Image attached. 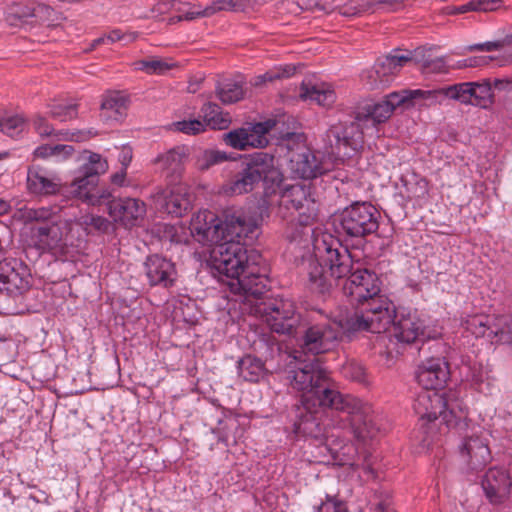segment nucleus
Wrapping results in <instances>:
<instances>
[{"instance_id":"obj_1","label":"nucleus","mask_w":512,"mask_h":512,"mask_svg":"<svg viewBox=\"0 0 512 512\" xmlns=\"http://www.w3.org/2000/svg\"><path fill=\"white\" fill-rule=\"evenodd\" d=\"M321 319L309 325H300L295 337L299 351H295V365L289 366L287 380L292 389L301 392L300 399L293 407V430L298 436L319 439L328 438L322 417L327 409L335 411L337 418L333 425L352 434L359 443L374 439L379 433L372 406L368 402L349 394H341L331 382L329 372L317 358L302 360L301 354L327 353L339 343L337 325L321 310Z\"/></svg>"},{"instance_id":"obj_2","label":"nucleus","mask_w":512,"mask_h":512,"mask_svg":"<svg viewBox=\"0 0 512 512\" xmlns=\"http://www.w3.org/2000/svg\"><path fill=\"white\" fill-rule=\"evenodd\" d=\"M450 378V367L445 357L432 356L422 360L416 370L415 379L423 387L414 400L413 409L419 416L421 444L430 447L435 439L436 421L447 428L456 429L461 435L468 430L467 410L462 406L455 393L439 392Z\"/></svg>"},{"instance_id":"obj_3","label":"nucleus","mask_w":512,"mask_h":512,"mask_svg":"<svg viewBox=\"0 0 512 512\" xmlns=\"http://www.w3.org/2000/svg\"><path fill=\"white\" fill-rule=\"evenodd\" d=\"M253 233L240 236L227 235L210 253V266L225 283L230 292L243 297V301L258 298L267 290V277L260 273L261 255L256 250H248L242 239L252 240Z\"/></svg>"},{"instance_id":"obj_4","label":"nucleus","mask_w":512,"mask_h":512,"mask_svg":"<svg viewBox=\"0 0 512 512\" xmlns=\"http://www.w3.org/2000/svg\"><path fill=\"white\" fill-rule=\"evenodd\" d=\"M313 249L314 260L308 270L309 287L316 293L325 294L353 271L354 259L339 239L327 232L313 236Z\"/></svg>"},{"instance_id":"obj_5","label":"nucleus","mask_w":512,"mask_h":512,"mask_svg":"<svg viewBox=\"0 0 512 512\" xmlns=\"http://www.w3.org/2000/svg\"><path fill=\"white\" fill-rule=\"evenodd\" d=\"M317 212L318 208L309 186L294 184L283 189L280 213L287 220L285 233L290 242L308 243L312 239Z\"/></svg>"},{"instance_id":"obj_6","label":"nucleus","mask_w":512,"mask_h":512,"mask_svg":"<svg viewBox=\"0 0 512 512\" xmlns=\"http://www.w3.org/2000/svg\"><path fill=\"white\" fill-rule=\"evenodd\" d=\"M256 222H246L242 215H226L222 221L214 212L199 211L191 219L190 231L192 236L203 245H217L227 235L240 236L253 233L257 229Z\"/></svg>"},{"instance_id":"obj_7","label":"nucleus","mask_w":512,"mask_h":512,"mask_svg":"<svg viewBox=\"0 0 512 512\" xmlns=\"http://www.w3.org/2000/svg\"><path fill=\"white\" fill-rule=\"evenodd\" d=\"M393 310L390 324L392 330L388 335L378 337L379 345L385 348V351L380 352H384L388 358L401 355L406 345L423 342L430 338L425 321L421 319L416 310L412 311L407 308L397 310L395 305Z\"/></svg>"},{"instance_id":"obj_8","label":"nucleus","mask_w":512,"mask_h":512,"mask_svg":"<svg viewBox=\"0 0 512 512\" xmlns=\"http://www.w3.org/2000/svg\"><path fill=\"white\" fill-rule=\"evenodd\" d=\"M371 302L370 306L366 305H353L355 308L341 315L337 319H332L334 324L337 325L340 337L346 335L351 337L358 332H372L381 334L386 332L390 327L394 310H389L390 304L378 301Z\"/></svg>"},{"instance_id":"obj_9","label":"nucleus","mask_w":512,"mask_h":512,"mask_svg":"<svg viewBox=\"0 0 512 512\" xmlns=\"http://www.w3.org/2000/svg\"><path fill=\"white\" fill-rule=\"evenodd\" d=\"M435 101V93L422 92V89H403L385 96L382 101L369 103L355 112V119L360 121L366 130H374L378 124L386 122L397 107L423 105L421 97Z\"/></svg>"},{"instance_id":"obj_10","label":"nucleus","mask_w":512,"mask_h":512,"mask_svg":"<svg viewBox=\"0 0 512 512\" xmlns=\"http://www.w3.org/2000/svg\"><path fill=\"white\" fill-rule=\"evenodd\" d=\"M107 169V161L100 154L90 152L87 161L80 168L81 175L72 181L67 193L89 206L102 205L111 196L108 189L98 187L99 175Z\"/></svg>"},{"instance_id":"obj_11","label":"nucleus","mask_w":512,"mask_h":512,"mask_svg":"<svg viewBox=\"0 0 512 512\" xmlns=\"http://www.w3.org/2000/svg\"><path fill=\"white\" fill-rule=\"evenodd\" d=\"M261 297L262 295L258 298L251 297L247 302L255 307V311L261 314L273 332L297 337L302 322L294 302L284 298L259 302Z\"/></svg>"},{"instance_id":"obj_12","label":"nucleus","mask_w":512,"mask_h":512,"mask_svg":"<svg viewBox=\"0 0 512 512\" xmlns=\"http://www.w3.org/2000/svg\"><path fill=\"white\" fill-rule=\"evenodd\" d=\"M366 128L355 118L350 122H338L326 132L327 153L337 160L352 158L363 147Z\"/></svg>"},{"instance_id":"obj_13","label":"nucleus","mask_w":512,"mask_h":512,"mask_svg":"<svg viewBox=\"0 0 512 512\" xmlns=\"http://www.w3.org/2000/svg\"><path fill=\"white\" fill-rule=\"evenodd\" d=\"M343 293L352 305L370 306L373 301L380 304L379 300H386L390 304L389 310L394 309V303L386 295L381 294V281L378 275L367 268L353 269L344 282Z\"/></svg>"},{"instance_id":"obj_14","label":"nucleus","mask_w":512,"mask_h":512,"mask_svg":"<svg viewBox=\"0 0 512 512\" xmlns=\"http://www.w3.org/2000/svg\"><path fill=\"white\" fill-rule=\"evenodd\" d=\"M380 214L369 202H354L339 214V227L350 237L363 238L379 228Z\"/></svg>"},{"instance_id":"obj_15","label":"nucleus","mask_w":512,"mask_h":512,"mask_svg":"<svg viewBox=\"0 0 512 512\" xmlns=\"http://www.w3.org/2000/svg\"><path fill=\"white\" fill-rule=\"evenodd\" d=\"M275 161L271 153L255 152L242 158L238 170L255 186L262 181L269 188L278 187L283 181V174Z\"/></svg>"},{"instance_id":"obj_16","label":"nucleus","mask_w":512,"mask_h":512,"mask_svg":"<svg viewBox=\"0 0 512 512\" xmlns=\"http://www.w3.org/2000/svg\"><path fill=\"white\" fill-rule=\"evenodd\" d=\"M31 273L29 267L19 259L4 258L0 261V302L16 300L29 290Z\"/></svg>"},{"instance_id":"obj_17","label":"nucleus","mask_w":512,"mask_h":512,"mask_svg":"<svg viewBox=\"0 0 512 512\" xmlns=\"http://www.w3.org/2000/svg\"><path fill=\"white\" fill-rule=\"evenodd\" d=\"M412 61L409 51L394 49L390 54L379 58L374 66L361 74V79L369 89L386 87L402 67Z\"/></svg>"},{"instance_id":"obj_18","label":"nucleus","mask_w":512,"mask_h":512,"mask_svg":"<svg viewBox=\"0 0 512 512\" xmlns=\"http://www.w3.org/2000/svg\"><path fill=\"white\" fill-rule=\"evenodd\" d=\"M151 198L159 212L172 217H182L191 209L190 195L181 185L157 188Z\"/></svg>"},{"instance_id":"obj_19","label":"nucleus","mask_w":512,"mask_h":512,"mask_svg":"<svg viewBox=\"0 0 512 512\" xmlns=\"http://www.w3.org/2000/svg\"><path fill=\"white\" fill-rule=\"evenodd\" d=\"M112 195L102 205L107 206L109 216L125 227H133L139 219H143L146 214V205L143 201L136 198H111Z\"/></svg>"},{"instance_id":"obj_20","label":"nucleus","mask_w":512,"mask_h":512,"mask_svg":"<svg viewBox=\"0 0 512 512\" xmlns=\"http://www.w3.org/2000/svg\"><path fill=\"white\" fill-rule=\"evenodd\" d=\"M459 453L467 469L471 472L482 470L491 460L487 442L474 432L471 435L463 436Z\"/></svg>"},{"instance_id":"obj_21","label":"nucleus","mask_w":512,"mask_h":512,"mask_svg":"<svg viewBox=\"0 0 512 512\" xmlns=\"http://www.w3.org/2000/svg\"><path fill=\"white\" fill-rule=\"evenodd\" d=\"M145 275L151 286L170 288L177 279L175 264L168 258L159 254H153L144 262Z\"/></svg>"},{"instance_id":"obj_22","label":"nucleus","mask_w":512,"mask_h":512,"mask_svg":"<svg viewBox=\"0 0 512 512\" xmlns=\"http://www.w3.org/2000/svg\"><path fill=\"white\" fill-rule=\"evenodd\" d=\"M481 485L488 500L500 504L508 498L512 482L506 469L492 467L485 473Z\"/></svg>"},{"instance_id":"obj_23","label":"nucleus","mask_w":512,"mask_h":512,"mask_svg":"<svg viewBox=\"0 0 512 512\" xmlns=\"http://www.w3.org/2000/svg\"><path fill=\"white\" fill-rule=\"evenodd\" d=\"M63 234L58 220L48 224L34 225L30 229V240L40 253L50 252L61 246Z\"/></svg>"},{"instance_id":"obj_24","label":"nucleus","mask_w":512,"mask_h":512,"mask_svg":"<svg viewBox=\"0 0 512 512\" xmlns=\"http://www.w3.org/2000/svg\"><path fill=\"white\" fill-rule=\"evenodd\" d=\"M60 179L39 165H32L27 171V188L34 195H52L59 191Z\"/></svg>"},{"instance_id":"obj_25","label":"nucleus","mask_w":512,"mask_h":512,"mask_svg":"<svg viewBox=\"0 0 512 512\" xmlns=\"http://www.w3.org/2000/svg\"><path fill=\"white\" fill-rule=\"evenodd\" d=\"M289 167L295 177L306 180L317 178L327 171L322 162L308 149L293 155Z\"/></svg>"},{"instance_id":"obj_26","label":"nucleus","mask_w":512,"mask_h":512,"mask_svg":"<svg viewBox=\"0 0 512 512\" xmlns=\"http://www.w3.org/2000/svg\"><path fill=\"white\" fill-rule=\"evenodd\" d=\"M422 92H433L435 93V101L425 97H421L422 104L424 106H430L437 104L441 99L447 97L450 99L458 100L464 104H472V82H464L449 86L447 88L435 89V90H422Z\"/></svg>"},{"instance_id":"obj_27","label":"nucleus","mask_w":512,"mask_h":512,"mask_svg":"<svg viewBox=\"0 0 512 512\" xmlns=\"http://www.w3.org/2000/svg\"><path fill=\"white\" fill-rule=\"evenodd\" d=\"M237 373L246 382L258 383L266 374L265 363L259 357L246 354L237 361Z\"/></svg>"},{"instance_id":"obj_28","label":"nucleus","mask_w":512,"mask_h":512,"mask_svg":"<svg viewBox=\"0 0 512 512\" xmlns=\"http://www.w3.org/2000/svg\"><path fill=\"white\" fill-rule=\"evenodd\" d=\"M300 97L323 107H330L336 100L335 91L329 85L324 83L312 84L310 81L302 82Z\"/></svg>"},{"instance_id":"obj_29","label":"nucleus","mask_w":512,"mask_h":512,"mask_svg":"<svg viewBox=\"0 0 512 512\" xmlns=\"http://www.w3.org/2000/svg\"><path fill=\"white\" fill-rule=\"evenodd\" d=\"M127 99L119 92H111L103 97L101 118L105 121L119 122L126 114Z\"/></svg>"},{"instance_id":"obj_30","label":"nucleus","mask_w":512,"mask_h":512,"mask_svg":"<svg viewBox=\"0 0 512 512\" xmlns=\"http://www.w3.org/2000/svg\"><path fill=\"white\" fill-rule=\"evenodd\" d=\"M110 226L111 224L108 219L94 214H85L70 222L71 230L74 227H79L86 235L104 234L109 230Z\"/></svg>"},{"instance_id":"obj_31","label":"nucleus","mask_w":512,"mask_h":512,"mask_svg":"<svg viewBox=\"0 0 512 512\" xmlns=\"http://www.w3.org/2000/svg\"><path fill=\"white\" fill-rule=\"evenodd\" d=\"M490 342L496 344H512V313L493 317L490 330Z\"/></svg>"},{"instance_id":"obj_32","label":"nucleus","mask_w":512,"mask_h":512,"mask_svg":"<svg viewBox=\"0 0 512 512\" xmlns=\"http://www.w3.org/2000/svg\"><path fill=\"white\" fill-rule=\"evenodd\" d=\"M470 385L473 389L484 395H490L495 388V379L488 368L482 365H473L470 367L469 374Z\"/></svg>"},{"instance_id":"obj_33","label":"nucleus","mask_w":512,"mask_h":512,"mask_svg":"<svg viewBox=\"0 0 512 512\" xmlns=\"http://www.w3.org/2000/svg\"><path fill=\"white\" fill-rule=\"evenodd\" d=\"M203 114V122L205 127L209 126L211 129L223 130L228 128L231 119L228 113H224L222 108L212 102H208L201 108Z\"/></svg>"},{"instance_id":"obj_34","label":"nucleus","mask_w":512,"mask_h":512,"mask_svg":"<svg viewBox=\"0 0 512 512\" xmlns=\"http://www.w3.org/2000/svg\"><path fill=\"white\" fill-rule=\"evenodd\" d=\"M216 96L223 104H232L244 98V88L242 82L232 79H225L218 82L216 89Z\"/></svg>"},{"instance_id":"obj_35","label":"nucleus","mask_w":512,"mask_h":512,"mask_svg":"<svg viewBox=\"0 0 512 512\" xmlns=\"http://www.w3.org/2000/svg\"><path fill=\"white\" fill-rule=\"evenodd\" d=\"M493 318L485 314L469 315L461 322L463 328L476 338L486 337L490 341Z\"/></svg>"},{"instance_id":"obj_36","label":"nucleus","mask_w":512,"mask_h":512,"mask_svg":"<svg viewBox=\"0 0 512 512\" xmlns=\"http://www.w3.org/2000/svg\"><path fill=\"white\" fill-rule=\"evenodd\" d=\"M33 127L40 137L54 136L58 140L78 141L77 136L80 132H70L69 130H55L43 116L37 115L33 119Z\"/></svg>"},{"instance_id":"obj_37","label":"nucleus","mask_w":512,"mask_h":512,"mask_svg":"<svg viewBox=\"0 0 512 512\" xmlns=\"http://www.w3.org/2000/svg\"><path fill=\"white\" fill-rule=\"evenodd\" d=\"M275 122L273 120H267L254 124L252 127L246 128L247 132V148H264L268 145L269 141L266 137L273 127Z\"/></svg>"},{"instance_id":"obj_38","label":"nucleus","mask_w":512,"mask_h":512,"mask_svg":"<svg viewBox=\"0 0 512 512\" xmlns=\"http://www.w3.org/2000/svg\"><path fill=\"white\" fill-rule=\"evenodd\" d=\"M59 216L51 207H30L21 212V219L25 224H48L58 220Z\"/></svg>"},{"instance_id":"obj_39","label":"nucleus","mask_w":512,"mask_h":512,"mask_svg":"<svg viewBox=\"0 0 512 512\" xmlns=\"http://www.w3.org/2000/svg\"><path fill=\"white\" fill-rule=\"evenodd\" d=\"M174 67V63L159 57H149L134 62L135 70L149 75H162Z\"/></svg>"},{"instance_id":"obj_40","label":"nucleus","mask_w":512,"mask_h":512,"mask_svg":"<svg viewBox=\"0 0 512 512\" xmlns=\"http://www.w3.org/2000/svg\"><path fill=\"white\" fill-rule=\"evenodd\" d=\"M405 193L409 200H423L428 195V181L418 175H412L410 179L404 181Z\"/></svg>"},{"instance_id":"obj_41","label":"nucleus","mask_w":512,"mask_h":512,"mask_svg":"<svg viewBox=\"0 0 512 512\" xmlns=\"http://www.w3.org/2000/svg\"><path fill=\"white\" fill-rule=\"evenodd\" d=\"M185 154L180 148H174L157 157L156 162L163 170L172 174L180 173Z\"/></svg>"},{"instance_id":"obj_42","label":"nucleus","mask_w":512,"mask_h":512,"mask_svg":"<svg viewBox=\"0 0 512 512\" xmlns=\"http://www.w3.org/2000/svg\"><path fill=\"white\" fill-rule=\"evenodd\" d=\"M492 87L488 81L483 83L472 82L473 105L487 107L492 102Z\"/></svg>"},{"instance_id":"obj_43","label":"nucleus","mask_w":512,"mask_h":512,"mask_svg":"<svg viewBox=\"0 0 512 512\" xmlns=\"http://www.w3.org/2000/svg\"><path fill=\"white\" fill-rule=\"evenodd\" d=\"M77 108L78 105L76 103H53L49 105V113L53 119L66 122L77 117Z\"/></svg>"},{"instance_id":"obj_44","label":"nucleus","mask_w":512,"mask_h":512,"mask_svg":"<svg viewBox=\"0 0 512 512\" xmlns=\"http://www.w3.org/2000/svg\"><path fill=\"white\" fill-rule=\"evenodd\" d=\"M74 152V148L71 145H65V144H56V145H49V144H43L38 146L34 150V156L37 158H48L50 156H60L63 154L64 158H67L71 156Z\"/></svg>"},{"instance_id":"obj_45","label":"nucleus","mask_w":512,"mask_h":512,"mask_svg":"<svg viewBox=\"0 0 512 512\" xmlns=\"http://www.w3.org/2000/svg\"><path fill=\"white\" fill-rule=\"evenodd\" d=\"M25 121L19 115L0 120V131L11 138H17L24 131Z\"/></svg>"},{"instance_id":"obj_46","label":"nucleus","mask_w":512,"mask_h":512,"mask_svg":"<svg viewBox=\"0 0 512 512\" xmlns=\"http://www.w3.org/2000/svg\"><path fill=\"white\" fill-rule=\"evenodd\" d=\"M501 0H471L457 8L459 13L468 11H493L500 7Z\"/></svg>"},{"instance_id":"obj_47","label":"nucleus","mask_w":512,"mask_h":512,"mask_svg":"<svg viewBox=\"0 0 512 512\" xmlns=\"http://www.w3.org/2000/svg\"><path fill=\"white\" fill-rule=\"evenodd\" d=\"M255 187L256 186L253 185L252 182L241 173V171L237 170L230 181L227 191L233 195H241L251 192Z\"/></svg>"},{"instance_id":"obj_48","label":"nucleus","mask_w":512,"mask_h":512,"mask_svg":"<svg viewBox=\"0 0 512 512\" xmlns=\"http://www.w3.org/2000/svg\"><path fill=\"white\" fill-rule=\"evenodd\" d=\"M44 8L46 7L41 4L32 3L31 5H27L19 1L14 3L11 9L12 13L19 19H28L38 17L39 11Z\"/></svg>"},{"instance_id":"obj_49","label":"nucleus","mask_w":512,"mask_h":512,"mask_svg":"<svg viewBox=\"0 0 512 512\" xmlns=\"http://www.w3.org/2000/svg\"><path fill=\"white\" fill-rule=\"evenodd\" d=\"M247 132L246 128H238L234 129L226 134H224L225 143L237 150H245L247 149Z\"/></svg>"},{"instance_id":"obj_50","label":"nucleus","mask_w":512,"mask_h":512,"mask_svg":"<svg viewBox=\"0 0 512 512\" xmlns=\"http://www.w3.org/2000/svg\"><path fill=\"white\" fill-rule=\"evenodd\" d=\"M315 512H348V507L343 500L327 494L325 500L315 507Z\"/></svg>"},{"instance_id":"obj_51","label":"nucleus","mask_w":512,"mask_h":512,"mask_svg":"<svg viewBox=\"0 0 512 512\" xmlns=\"http://www.w3.org/2000/svg\"><path fill=\"white\" fill-rule=\"evenodd\" d=\"M174 127L177 131L188 134L196 135L205 131V123L199 119H189L175 122Z\"/></svg>"},{"instance_id":"obj_52","label":"nucleus","mask_w":512,"mask_h":512,"mask_svg":"<svg viewBox=\"0 0 512 512\" xmlns=\"http://www.w3.org/2000/svg\"><path fill=\"white\" fill-rule=\"evenodd\" d=\"M294 73H295V67L285 66V67H280L276 70L267 71L263 75L259 76L258 79L260 82H273L277 79L289 78Z\"/></svg>"},{"instance_id":"obj_53","label":"nucleus","mask_w":512,"mask_h":512,"mask_svg":"<svg viewBox=\"0 0 512 512\" xmlns=\"http://www.w3.org/2000/svg\"><path fill=\"white\" fill-rule=\"evenodd\" d=\"M241 0H216L213 3L214 11H237L242 8Z\"/></svg>"},{"instance_id":"obj_54","label":"nucleus","mask_w":512,"mask_h":512,"mask_svg":"<svg viewBox=\"0 0 512 512\" xmlns=\"http://www.w3.org/2000/svg\"><path fill=\"white\" fill-rule=\"evenodd\" d=\"M426 68L434 73H447L450 69V64L446 58L439 57L426 62Z\"/></svg>"},{"instance_id":"obj_55","label":"nucleus","mask_w":512,"mask_h":512,"mask_svg":"<svg viewBox=\"0 0 512 512\" xmlns=\"http://www.w3.org/2000/svg\"><path fill=\"white\" fill-rule=\"evenodd\" d=\"M503 47V41H487L484 43H478L474 45H470L466 48L467 51H474V50H480V51H495L500 50Z\"/></svg>"},{"instance_id":"obj_56","label":"nucleus","mask_w":512,"mask_h":512,"mask_svg":"<svg viewBox=\"0 0 512 512\" xmlns=\"http://www.w3.org/2000/svg\"><path fill=\"white\" fill-rule=\"evenodd\" d=\"M207 165H214L226 160V154L220 151L210 150L205 153Z\"/></svg>"},{"instance_id":"obj_57","label":"nucleus","mask_w":512,"mask_h":512,"mask_svg":"<svg viewBox=\"0 0 512 512\" xmlns=\"http://www.w3.org/2000/svg\"><path fill=\"white\" fill-rule=\"evenodd\" d=\"M132 150L129 147H124L118 156V161L121 164V167L127 169L132 161Z\"/></svg>"},{"instance_id":"obj_58","label":"nucleus","mask_w":512,"mask_h":512,"mask_svg":"<svg viewBox=\"0 0 512 512\" xmlns=\"http://www.w3.org/2000/svg\"><path fill=\"white\" fill-rule=\"evenodd\" d=\"M492 60L490 56H474L466 58L468 67H479L487 65Z\"/></svg>"},{"instance_id":"obj_59","label":"nucleus","mask_w":512,"mask_h":512,"mask_svg":"<svg viewBox=\"0 0 512 512\" xmlns=\"http://www.w3.org/2000/svg\"><path fill=\"white\" fill-rule=\"evenodd\" d=\"M126 174H127V169H124L121 167L119 171H117L116 173L111 175V182L114 185H117L120 187L125 186L126 185Z\"/></svg>"},{"instance_id":"obj_60","label":"nucleus","mask_w":512,"mask_h":512,"mask_svg":"<svg viewBox=\"0 0 512 512\" xmlns=\"http://www.w3.org/2000/svg\"><path fill=\"white\" fill-rule=\"evenodd\" d=\"M348 369L352 370L351 377L356 381H363L364 380V370L361 366L358 365H351Z\"/></svg>"},{"instance_id":"obj_61","label":"nucleus","mask_w":512,"mask_h":512,"mask_svg":"<svg viewBox=\"0 0 512 512\" xmlns=\"http://www.w3.org/2000/svg\"><path fill=\"white\" fill-rule=\"evenodd\" d=\"M281 139L287 142V147L289 148V142L302 141V135L295 132H287L281 136Z\"/></svg>"},{"instance_id":"obj_62","label":"nucleus","mask_w":512,"mask_h":512,"mask_svg":"<svg viewBox=\"0 0 512 512\" xmlns=\"http://www.w3.org/2000/svg\"><path fill=\"white\" fill-rule=\"evenodd\" d=\"M375 512H395L385 501L379 502L375 507Z\"/></svg>"},{"instance_id":"obj_63","label":"nucleus","mask_w":512,"mask_h":512,"mask_svg":"<svg viewBox=\"0 0 512 512\" xmlns=\"http://www.w3.org/2000/svg\"><path fill=\"white\" fill-rule=\"evenodd\" d=\"M508 86H512L511 80H501V79L494 80V87L497 89H504Z\"/></svg>"},{"instance_id":"obj_64","label":"nucleus","mask_w":512,"mask_h":512,"mask_svg":"<svg viewBox=\"0 0 512 512\" xmlns=\"http://www.w3.org/2000/svg\"><path fill=\"white\" fill-rule=\"evenodd\" d=\"M122 38V34L119 30H113L112 32L109 33V35L107 36V40L111 43H114L116 41H119L121 40Z\"/></svg>"}]
</instances>
